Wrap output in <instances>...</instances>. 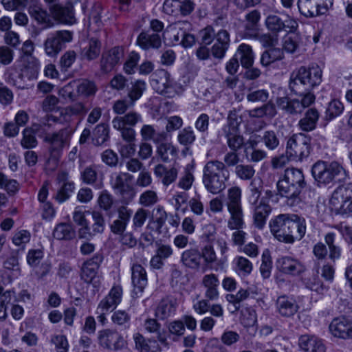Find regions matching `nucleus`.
Segmentation results:
<instances>
[{"label": "nucleus", "mask_w": 352, "mask_h": 352, "mask_svg": "<svg viewBox=\"0 0 352 352\" xmlns=\"http://www.w3.org/2000/svg\"><path fill=\"white\" fill-rule=\"evenodd\" d=\"M52 235L57 240L69 241L75 237L76 232L71 224L60 223L54 228Z\"/></svg>", "instance_id": "nucleus-37"}, {"label": "nucleus", "mask_w": 352, "mask_h": 352, "mask_svg": "<svg viewBox=\"0 0 352 352\" xmlns=\"http://www.w3.org/2000/svg\"><path fill=\"white\" fill-rule=\"evenodd\" d=\"M101 43L96 38H91L89 45L82 50V56L88 60H92L98 57L100 54Z\"/></svg>", "instance_id": "nucleus-45"}, {"label": "nucleus", "mask_w": 352, "mask_h": 352, "mask_svg": "<svg viewBox=\"0 0 352 352\" xmlns=\"http://www.w3.org/2000/svg\"><path fill=\"white\" fill-rule=\"evenodd\" d=\"M73 34L68 30H58L50 33L45 39L43 46L47 56H56L67 43L72 41Z\"/></svg>", "instance_id": "nucleus-11"}, {"label": "nucleus", "mask_w": 352, "mask_h": 352, "mask_svg": "<svg viewBox=\"0 0 352 352\" xmlns=\"http://www.w3.org/2000/svg\"><path fill=\"white\" fill-rule=\"evenodd\" d=\"M151 85L157 93L170 98L183 92L182 86L175 81L170 77V74L163 69L156 70L153 74Z\"/></svg>", "instance_id": "nucleus-5"}, {"label": "nucleus", "mask_w": 352, "mask_h": 352, "mask_svg": "<svg viewBox=\"0 0 352 352\" xmlns=\"http://www.w3.org/2000/svg\"><path fill=\"white\" fill-rule=\"evenodd\" d=\"M81 179L87 184H94L98 178L97 170L94 166L86 167L80 175Z\"/></svg>", "instance_id": "nucleus-63"}, {"label": "nucleus", "mask_w": 352, "mask_h": 352, "mask_svg": "<svg viewBox=\"0 0 352 352\" xmlns=\"http://www.w3.org/2000/svg\"><path fill=\"white\" fill-rule=\"evenodd\" d=\"M74 189V185L72 182H65L63 184L62 187L58 191L56 195V199L59 203H63L67 199H68L73 192Z\"/></svg>", "instance_id": "nucleus-61"}, {"label": "nucleus", "mask_w": 352, "mask_h": 352, "mask_svg": "<svg viewBox=\"0 0 352 352\" xmlns=\"http://www.w3.org/2000/svg\"><path fill=\"white\" fill-rule=\"evenodd\" d=\"M201 260L204 258L206 264H212L217 261V254L212 245H205L200 251Z\"/></svg>", "instance_id": "nucleus-62"}, {"label": "nucleus", "mask_w": 352, "mask_h": 352, "mask_svg": "<svg viewBox=\"0 0 352 352\" xmlns=\"http://www.w3.org/2000/svg\"><path fill=\"white\" fill-rule=\"evenodd\" d=\"M321 82L322 70L318 65L309 68L300 67L292 73L289 87L294 92L306 91L319 85Z\"/></svg>", "instance_id": "nucleus-3"}, {"label": "nucleus", "mask_w": 352, "mask_h": 352, "mask_svg": "<svg viewBox=\"0 0 352 352\" xmlns=\"http://www.w3.org/2000/svg\"><path fill=\"white\" fill-rule=\"evenodd\" d=\"M51 342L54 344L58 352H67L69 344L66 337L63 335L54 336L51 339Z\"/></svg>", "instance_id": "nucleus-64"}, {"label": "nucleus", "mask_w": 352, "mask_h": 352, "mask_svg": "<svg viewBox=\"0 0 352 352\" xmlns=\"http://www.w3.org/2000/svg\"><path fill=\"white\" fill-rule=\"evenodd\" d=\"M234 56L240 60L241 64L244 68L252 66L254 60V54L250 45L242 43L237 47Z\"/></svg>", "instance_id": "nucleus-34"}, {"label": "nucleus", "mask_w": 352, "mask_h": 352, "mask_svg": "<svg viewBox=\"0 0 352 352\" xmlns=\"http://www.w3.org/2000/svg\"><path fill=\"white\" fill-rule=\"evenodd\" d=\"M297 6L300 13L306 17L320 15L315 0H298Z\"/></svg>", "instance_id": "nucleus-40"}, {"label": "nucleus", "mask_w": 352, "mask_h": 352, "mask_svg": "<svg viewBox=\"0 0 352 352\" xmlns=\"http://www.w3.org/2000/svg\"><path fill=\"white\" fill-rule=\"evenodd\" d=\"M124 57V50L122 47L116 46L104 51L102 54L100 61V69L103 73L111 72L114 67L121 63Z\"/></svg>", "instance_id": "nucleus-15"}, {"label": "nucleus", "mask_w": 352, "mask_h": 352, "mask_svg": "<svg viewBox=\"0 0 352 352\" xmlns=\"http://www.w3.org/2000/svg\"><path fill=\"white\" fill-rule=\"evenodd\" d=\"M302 44V37L300 34L293 33V34L285 38L283 43V50L290 54L295 53Z\"/></svg>", "instance_id": "nucleus-49"}, {"label": "nucleus", "mask_w": 352, "mask_h": 352, "mask_svg": "<svg viewBox=\"0 0 352 352\" xmlns=\"http://www.w3.org/2000/svg\"><path fill=\"white\" fill-rule=\"evenodd\" d=\"M137 44L145 50L159 49L162 45L161 36L157 33L143 31L138 36Z\"/></svg>", "instance_id": "nucleus-24"}, {"label": "nucleus", "mask_w": 352, "mask_h": 352, "mask_svg": "<svg viewBox=\"0 0 352 352\" xmlns=\"http://www.w3.org/2000/svg\"><path fill=\"white\" fill-rule=\"evenodd\" d=\"M154 173L157 177L162 179L164 186H168L176 180L178 170L175 167L168 168L163 164H157L154 168Z\"/></svg>", "instance_id": "nucleus-33"}, {"label": "nucleus", "mask_w": 352, "mask_h": 352, "mask_svg": "<svg viewBox=\"0 0 352 352\" xmlns=\"http://www.w3.org/2000/svg\"><path fill=\"white\" fill-rule=\"evenodd\" d=\"M98 339L99 343L102 347L111 350L121 349L126 344L125 340L118 331H101Z\"/></svg>", "instance_id": "nucleus-16"}, {"label": "nucleus", "mask_w": 352, "mask_h": 352, "mask_svg": "<svg viewBox=\"0 0 352 352\" xmlns=\"http://www.w3.org/2000/svg\"><path fill=\"white\" fill-rule=\"evenodd\" d=\"M258 138H261V142L270 151H275L280 145V138L278 133L273 130L265 131L261 135H258Z\"/></svg>", "instance_id": "nucleus-35"}, {"label": "nucleus", "mask_w": 352, "mask_h": 352, "mask_svg": "<svg viewBox=\"0 0 352 352\" xmlns=\"http://www.w3.org/2000/svg\"><path fill=\"white\" fill-rule=\"evenodd\" d=\"M330 204L337 214H352V183L339 186L333 191Z\"/></svg>", "instance_id": "nucleus-8"}, {"label": "nucleus", "mask_w": 352, "mask_h": 352, "mask_svg": "<svg viewBox=\"0 0 352 352\" xmlns=\"http://www.w3.org/2000/svg\"><path fill=\"white\" fill-rule=\"evenodd\" d=\"M236 175L242 180H250L255 174V170L250 164H239L235 167Z\"/></svg>", "instance_id": "nucleus-57"}, {"label": "nucleus", "mask_w": 352, "mask_h": 352, "mask_svg": "<svg viewBox=\"0 0 352 352\" xmlns=\"http://www.w3.org/2000/svg\"><path fill=\"white\" fill-rule=\"evenodd\" d=\"M195 140L196 135L191 126L184 128L179 131L177 135V141L181 145L186 148L190 146L195 142Z\"/></svg>", "instance_id": "nucleus-48"}, {"label": "nucleus", "mask_w": 352, "mask_h": 352, "mask_svg": "<svg viewBox=\"0 0 352 352\" xmlns=\"http://www.w3.org/2000/svg\"><path fill=\"white\" fill-rule=\"evenodd\" d=\"M305 185L302 170L295 168H287L283 177L276 184L278 195L285 198V204L289 207L300 204V193Z\"/></svg>", "instance_id": "nucleus-1"}, {"label": "nucleus", "mask_w": 352, "mask_h": 352, "mask_svg": "<svg viewBox=\"0 0 352 352\" xmlns=\"http://www.w3.org/2000/svg\"><path fill=\"white\" fill-rule=\"evenodd\" d=\"M284 58L283 49L278 47H270L265 50L260 58V63L263 67H267L272 63L280 60Z\"/></svg>", "instance_id": "nucleus-36"}, {"label": "nucleus", "mask_w": 352, "mask_h": 352, "mask_svg": "<svg viewBox=\"0 0 352 352\" xmlns=\"http://www.w3.org/2000/svg\"><path fill=\"white\" fill-rule=\"evenodd\" d=\"M234 270L239 275H249L253 268L252 263L245 257L237 256L233 261Z\"/></svg>", "instance_id": "nucleus-46"}, {"label": "nucleus", "mask_w": 352, "mask_h": 352, "mask_svg": "<svg viewBox=\"0 0 352 352\" xmlns=\"http://www.w3.org/2000/svg\"><path fill=\"white\" fill-rule=\"evenodd\" d=\"M254 211V224L256 228L261 230L266 223V219L272 211L271 206L265 201H261L259 205L252 207Z\"/></svg>", "instance_id": "nucleus-27"}, {"label": "nucleus", "mask_w": 352, "mask_h": 352, "mask_svg": "<svg viewBox=\"0 0 352 352\" xmlns=\"http://www.w3.org/2000/svg\"><path fill=\"white\" fill-rule=\"evenodd\" d=\"M311 148V137L299 133L288 139L286 153L291 160L302 162L309 157Z\"/></svg>", "instance_id": "nucleus-7"}, {"label": "nucleus", "mask_w": 352, "mask_h": 352, "mask_svg": "<svg viewBox=\"0 0 352 352\" xmlns=\"http://www.w3.org/2000/svg\"><path fill=\"white\" fill-rule=\"evenodd\" d=\"M292 214H280L273 217L269 223L270 231L274 236L279 241L289 243V226L292 223Z\"/></svg>", "instance_id": "nucleus-12"}, {"label": "nucleus", "mask_w": 352, "mask_h": 352, "mask_svg": "<svg viewBox=\"0 0 352 352\" xmlns=\"http://www.w3.org/2000/svg\"><path fill=\"white\" fill-rule=\"evenodd\" d=\"M280 270L292 275H298L305 271V266L297 259L289 256H283L277 260Z\"/></svg>", "instance_id": "nucleus-22"}, {"label": "nucleus", "mask_w": 352, "mask_h": 352, "mask_svg": "<svg viewBox=\"0 0 352 352\" xmlns=\"http://www.w3.org/2000/svg\"><path fill=\"white\" fill-rule=\"evenodd\" d=\"M201 285L205 288V297L209 300H216L219 298L218 287L219 280L214 274H206L201 280Z\"/></svg>", "instance_id": "nucleus-23"}, {"label": "nucleus", "mask_w": 352, "mask_h": 352, "mask_svg": "<svg viewBox=\"0 0 352 352\" xmlns=\"http://www.w3.org/2000/svg\"><path fill=\"white\" fill-rule=\"evenodd\" d=\"M146 87V82L142 80H137L131 83V87L128 91L131 105H134L135 101L142 97Z\"/></svg>", "instance_id": "nucleus-43"}, {"label": "nucleus", "mask_w": 352, "mask_h": 352, "mask_svg": "<svg viewBox=\"0 0 352 352\" xmlns=\"http://www.w3.org/2000/svg\"><path fill=\"white\" fill-rule=\"evenodd\" d=\"M51 13L54 17L63 23L72 24L75 22L74 14L72 6H62L60 4L51 7Z\"/></svg>", "instance_id": "nucleus-32"}, {"label": "nucleus", "mask_w": 352, "mask_h": 352, "mask_svg": "<svg viewBox=\"0 0 352 352\" xmlns=\"http://www.w3.org/2000/svg\"><path fill=\"white\" fill-rule=\"evenodd\" d=\"M122 289L120 286H114L110 290L108 296L102 299L98 306V310L102 313H107L114 309L120 302Z\"/></svg>", "instance_id": "nucleus-20"}, {"label": "nucleus", "mask_w": 352, "mask_h": 352, "mask_svg": "<svg viewBox=\"0 0 352 352\" xmlns=\"http://www.w3.org/2000/svg\"><path fill=\"white\" fill-rule=\"evenodd\" d=\"M184 326L190 330H194L197 326L196 320L190 316H185L181 320L171 323V327L175 330H184Z\"/></svg>", "instance_id": "nucleus-55"}, {"label": "nucleus", "mask_w": 352, "mask_h": 352, "mask_svg": "<svg viewBox=\"0 0 352 352\" xmlns=\"http://www.w3.org/2000/svg\"><path fill=\"white\" fill-rule=\"evenodd\" d=\"M230 34L227 30H221L217 32V39L211 47V54L214 58L222 60L230 47Z\"/></svg>", "instance_id": "nucleus-18"}, {"label": "nucleus", "mask_w": 352, "mask_h": 352, "mask_svg": "<svg viewBox=\"0 0 352 352\" xmlns=\"http://www.w3.org/2000/svg\"><path fill=\"white\" fill-rule=\"evenodd\" d=\"M228 172L223 162L210 160L203 168L202 182L208 192L216 195L226 188L228 179Z\"/></svg>", "instance_id": "nucleus-2"}, {"label": "nucleus", "mask_w": 352, "mask_h": 352, "mask_svg": "<svg viewBox=\"0 0 352 352\" xmlns=\"http://www.w3.org/2000/svg\"><path fill=\"white\" fill-rule=\"evenodd\" d=\"M344 110L343 104L338 100H331L326 110V118L327 120H332L336 117L340 116Z\"/></svg>", "instance_id": "nucleus-54"}, {"label": "nucleus", "mask_w": 352, "mask_h": 352, "mask_svg": "<svg viewBox=\"0 0 352 352\" xmlns=\"http://www.w3.org/2000/svg\"><path fill=\"white\" fill-rule=\"evenodd\" d=\"M329 330H352V318L343 316L334 318L329 324Z\"/></svg>", "instance_id": "nucleus-53"}, {"label": "nucleus", "mask_w": 352, "mask_h": 352, "mask_svg": "<svg viewBox=\"0 0 352 352\" xmlns=\"http://www.w3.org/2000/svg\"><path fill=\"white\" fill-rule=\"evenodd\" d=\"M175 311V306L172 300L163 299L159 303L155 314L162 319L168 317Z\"/></svg>", "instance_id": "nucleus-52"}, {"label": "nucleus", "mask_w": 352, "mask_h": 352, "mask_svg": "<svg viewBox=\"0 0 352 352\" xmlns=\"http://www.w3.org/2000/svg\"><path fill=\"white\" fill-rule=\"evenodd\" d=\"M74 131L70 126H67L45 136V140L50 144L51 160L57 161L59 159L63 148L69 144Z\"/></svg>", "instance_id": "nucleus-10"}, {"label": "nucleus", "mask_w": 352, "mask_h": 352, "mask_svg": "<svg viewBox=\"0 0 352 352\" xmlns=\"http://www.w3.org/2000/svg\"><path fill=\"white\" fill-rule=\"evenodd\" d=\"M319 118L320 113L316 108L309 109L305 112L304 117L298 122L300 129L306 132L314 130L316 127Z\"/></svg>", "instance_id": "nucleus-30"}, {"label": "nucleus", "mask_w": 352, "mask_h": 352, "mask_svg": "<svg viewBox=\"0 0 352 352\" xmlns=\"http://www.w3.org/2000/svg\"><path fill=\"white\" fill-rule=\"evenodd\" d=\"M140 135L144 141L156 142H166L168 134L164 131H157L153 125L144 124L140 129Z\"/></svg>", "instance_id": "nucleus-31"}, {"label": "nucleus", "mask_w": 352, "mask_h": 352, "mask_svg": "<svg viewBox=\"0 0 352 352\" xmlns=\"http://www.w3.org/2000/svg\"><path fill=\"white\" fill-rule=\"evenodd\" d=\"M132 283L133 285V291L135 294L143 292L147 285V276L145 269L140 264H135L132 269Z\"/></svg>", "instance_id": "nucleus-25"}, {"label": "nucleus", "mask_w": 352, "mask_h": 352, "mask_svg": "<svg viewBox=\"0 0 352 352\" xmlns=\"http://www.w3.org/2000/svg\"><path fill=\"white\" fill-rule=\"evenodd\" d=\"M180 261L186 267L199 270L201 265L200 251L197 248H190L184 251Z\"/></svg>", "instance_id": "nucleus-26"}, {"label": "nucleus", "mask_w": 352, "mask_h": 352, "mask_svg": "<svg viewBox=\"0 0 352 352\" xmlns=\"http://www.w3.org/2000/svg\"><path fill=\"white\" fill-rule=\"evenodd\" d=\"M30 15L38 23H45L47 21V13L38 5H31L28 8Z\"/></svg>", "instance_id": "nucleus-58"}, {"label": "nucleus", "mask_w": 352, "mask_h": 352, "mask_svg": "<svg viewBox=\"0 0 352 352\" xmlns=\"http://www.w3.org/2000/svg\"><path fill=\"white\" fill-rule=\"evenodd\" d=\"M311 174L320 186L329 184L337 179L340 180L339 177L345 176L346 171L337 162L318 161L313 165Z\"/></svg>", "instance_id": "nucleus-4"}, {"label": "nucleus", "mask_w": 352, "mask_h": 352, "mask_svg": "<svg viewBox=\"0 0 352 352\" xmlns=\"http://www.w3.org/2000/svg\"><path fill=\"white\" fill-rule=\"evenodd\" d=\"M0 188L4 189L10 196H13L19 190L20 185L16 180L10 179L0 172Z\"/></svg>", "instance_id": "nucleus-50"}, {"label": "nucleus", "mask_w": 352, "mask_h": 352, "mask_svg": "<svg viewBox=\"0 0 352 352\" xmlns=\"http://www.w3.org/2000/svg\"><path fill=\"white\" fill-rule=\"evenodd\" d=\"M103 257L96 254L91 258L85 261L81 267L80 277L86 283H91L96 276Z\"/></svg>", "instance_id": "nucleus-17"}, {"label": "nucleus", "mask_w": 352, "mask_h": 352, "mask_svg": "<svg viewBox=\"0 0 352 352\" xmlns=\"http://www.w3.org/2000/svg\"><path fill=\"white\" fill-rule=\"evenodd\" d=\"M133 176L129 173H114L110 176V184L115 193L118 195L122 203L129 204L136 195V191L131 182Z\"/></svg>", "instance_id": "nucleus-6"}, {"label": "nucleus", "mask_w": 352, "mask_h": 352, "mask_svg": "<svg viewBox=\"0 0 352 352\" xmlns=\"http://www.w3.org/2000/svg\"><path fill=\"white\" fill-rule=\"evenodd\" d=\"M230 217L228 221V227L230 230L243 229L244 226L242 208L228 209Z\"/></svg>", "instance_id": "nucleus-41"}, {"label": "nucleus", "mask_w": 352, "mask_h": 352, "mask_svg": "<svg viewBox=\"0 0 352 352\" xmlns=\"http://www.w3.org/2000/svg\"><path fill=\"white\" fill-rule=\"evenodd\" d=\"M94 223L91 225V233L94 236L102 234L104 230V219L102 214L98 211L91 212Z\"/></svg>", "instance_id": "nucleus-56"}, {"label": "nucleus", "mask_w": 352, "mask_h": 352, "mask_svg": "<svg viewBox=\"0 0 352 352\" xmlns=\"http://www.w3.org/2000/svg\"><path fill=\"white\" fill-rule=\"evenodd\" d=\"M97 91V87L93 81L84 79L77 87V92L85 96L94 95Z\"/></svg>", "instance_id": "nucleus-59"}, {"label": "nucleus", "mask_w": 352, "mask_h": 352, "mask_svg": "<svg viewBox=\"0 0 352 352\" xmlns=\"http://www.w3.org/2000/svg\"><path fill=\"white\" fill-rule=\"evenodd\" d=\"M158 201L156 192L148 190L142 192L139 198V204L144 207L153 206Z\"/></svg>", "instance_id": "nucleus-60"}, {"label": "nucleus", "mask_w": 352, "mask_h": 352, "mask_svg": "<svg viewBox=\"0 0 352 352\" xmlns=\"http://www.w3.org/2000/svg\"><path fill=\"white\" fill-rule=\"evenodd\" d=\"M265 24L270 32L276 34L282 31L294 33L298 28V23L294 18L287 16V19L283 20L275 14H269L265 19Z\"/></svg>", "instance_id": "nucleus-13"}, {"label": "nucleus", "mask_w": 352, "mask_h": 352, "mask_svg": "<svg viewBox=\"0 0 352 352\" xmlns=\"http://www.w3.org/2000/svg\"><path fill=\"white\" fill-rule=\"evenodd\" d=\"M292 223L289 226V243H293L296 240L300 241L305 236L307 230L306 220L304 217L296 214L291 217Z\"/></svg>", "instance_id": "nucleus-21"}, {"label": "nucleus", "mask_w": 352, "mask_h": 352, "mask_svg": "<svg viewBox=\"0 0 352 352\" xmlns=\"http://www.w3.org/2000/svg\"><path fill=\"white\" fill-rule=\"evenodd\" d=\"M336 234L333 232H329L324 236V242L328 246L329 259L335 262L340 258L342 255L341 248L336 243Z\"/></svg>", "instance_id": "nucleus-39"}, {"label": "nucleus", "mask_w": 352, "mask_h": 352, "mask_svg": "<svg viewBox=\"0 0 352 352\" xmlns=\"http://www.w3.org/2000/svg\"><path fill=\"white\" fill-rule=\"evenodd\" d=\"M157 155L160 157L162 162H168L170 160V155L174 156L176 154L175 147L170 143L165 142H156Z\"/></svg>", "instance_id": "nucleus-47"}, {"label": "nucleus", "mask_w": 352, "mask_h": 352, "mask_svg": "<svg viewBox=\"0 0 352 352\" xmlns=\"http://www.w3.org/2000/svg\"><path fill=\"white\" fill-rule=\"evenodd\" d=\"M168 214L162 206H158L153 210L152 221L155 225V230L162 233V228L167 220Z\"/></svg>", "instance_id": "nucleus-44"}, {"label": "nucleus", "mask_w": 352, "mask_h": 352, "mask_svg": "<svg viewBox=\"0 0 352 352\" xmlns=\"http://www.w3.org/2000/svg\"><path fill=\"white\" fill-rule=\"evenodd\" d=\"M92 140L96 146H102L109 140V130L106 124L96 126L92 132Z\"/></svg>", "instance_id": "nucleus-38"}, {"label": "nucleus", "mask_w": 352, "mask_h": 352, "mask_svg": "<svg viewBox=\"0 0 352 352\" xmlns=\"http://www.w3.org/2000/svg\"><path fill=\"white\" fill-rule=\"evenodd\" d=\"M276 102L277 107L287 114L296 115L302 113L299 99L286 96L277 98Z\"/></svg>", "instance_id": "nucleus-29"}, {"label": "nucleus", "mask_w": 352, "mask_h": 352, "mask_svg": "<svg viewBox=\"0 0 352 352\" xmlns=\"http://www.w3.org/2000/svg\"><path fill=\"white\" fill-rule=\"evenodd\" d=\"M276 305L278 313L285 317H290L294 315L298 308L296 301L286 296L278 297Z\"/></svg>", "instance_id": "nucleus-28"}, {"label": "nucleus", "mask_w": 352, "mask_h": 352, "mask_svg": "<svg viewBox=\"0 0 352 352\" xmlns=\"http://www.w3.org/2000/svg\"><path fill=\"white\" fill-rule=\"evenodd\" d=\"M298 346L305 352H326L323 341L312 335L304 334L298 339Z\"/></svg>", "instance_id": "nucleus-19"}, {"label": "nucleus", "mask_w": 352, "mask_h": 352, "mask_svg": "<svg viewBox=\"0 0 352 352\" xmlns=\"http://www.w3.org/2000/svg\"><path fill=\"white\" fill-rule=\"evenodd\" d=\"M142 121V116L135 111H129L123 116H117L112 120L113 127L120 133L124 140H135L133 127Z\"/></svg>", "instance_id": "nucleus-9"}, {"label": "nucleus", "mask_w": 352, "mask_h": 352, "mask_svg": "<svg viewBox=\"0 0 352 352\" xmlns=\"http://www.w3.org/2000/svg\"><path fill=\"white\" fill-rule=\"evenodd\" d=\"M36 129L32 127L25 128L23 132V138L21 140V145L23 148L30 149L35 148L38 144L36 138Z\"/></svg>", "instance_id": "nucleus-42"}, {"label": "nucleus", "mask_w": 352, "mask_h": 352, "mask_svg": "<svg viewBox=\"0 0 352 352\" xmlns=\"http://www.w3.org/2000/svg\"><path fill=\"white\" fill-rule=\"evenodd\" d=\"M241 190L239 187H232L228 192L227 207L230 208H242L241 203Z\"/></svg>", "instance_id": "nucleus-51"}, {"label": "nucleus", "mask_w": 352, "mask_h": 352, "mask_svg": "<svg viewBox=\"0 0 352 352\" xmlns=\"http://www.w3.org/2000/svg\"><path fill=\"white\" fill-rule=\"evenodd\" d=\"M228 120V123L223 126V132L230 150L237 151L242 148L244 139L242 135L237 133L239 122L235 118V114L230 113Z\"/></svg>", "instance_id": "nucleus-14"}]
</instances>
